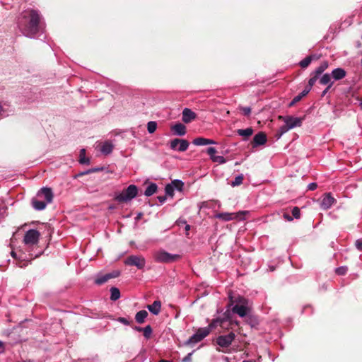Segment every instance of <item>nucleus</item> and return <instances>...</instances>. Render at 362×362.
<instances>
[{
    "label": "nucleus",
    "mask_w": 362,
    "mask_h": 362,
    "mask_svg": "<svg viewBox=\"0 0 362 362\" xmlns=\"http://www.w3.org/2000/svg\"><path fill=\"white\" fill-rule=\"evenodd\" d=\"M113 145L110 141H105L103 144L100 151L105 155L110 154L113 150Z\"/></svg>",
    "instance_id": "25"
},
{
    "label": "nucleus",
    "mask_w": 362,
    "mask_h": 362,
    "mask_svg": "<svg viewBox=\"0 0 362 362\" xmlns=\"http://www.w3.org/2000/svg\"><path fill=\"white\" fill-rule=\"evenodd\" d=\"M120 275V272L118 270H114L110 273L105 274L104 275L98 276L95 280V283L98 285H102L106 283L111 279L117 278Z\"/></svg>",
    "instance_id": "11"
},
{
    "label": "nucleus",
    "mask_w": 362,
    "mask_h": 362,
    "mask_svg": "<svg viewBox=\"0 0 362 362\" xmlns=\"http://www.w3.org/2000/svg\"><path fill=\"white\" fill-rule=\"evenodd\" d=\"M267 135L265 133L260 132L257 133L253 138L251 144L253 148L260 145H263L267 142Z\"/></svg>",
    "instance_id": "13"
},
{
    "label": "nucleus",
    "mask_w": 362,
    "mask_h": 362,
    "mask_svg": "<svg viewBox=\"0 0 362 362\" xmlns=\"http://www.w3.org/2000/svg\"><path fill=\"white\" fill-rule=\"evenodd\" d=\"M320 66L324 71H325L329 66V63L327 61H324L320 64Z\"/></svg>",
    "instance_id": "50"
},
{
    "label": "nucleus",
    "mask_w": 362,
    "mask_h": 362,
    "mask_svg": "<svg viewBox=\"0 0 362 362\" xmlns=\"http://www.w3.org/2000/svg\"><path fill=\"white\" fill-rule=\"evenodd\" d=\"M220 326L223 330H229L233 328V320H228V319H214L210 323V327L212 329Z\"/></svg>",
    "instance_id": "9"
},
{
    "label": "nucleus",
    "mask_w": 362,
    "mask_h": 362,
    "mask_svg": "<svg viewBox=\"0 0 362 362\" xmlns=\"http://www.w3.org/2000/svg\"><path fill=\"white\" fill-rule=\"evenodd\" d=\"M311 63L310 59L307 56L303 60L299 62V65L301 68L305 69L307 68Z\"/></svg>",
    "instance_id": "38"
},
{
    "label": "nucleus",
    "mask_w": 362,
    "mask_h": 362,
    "mask_svg": "<svg viewBox=\"0 0 362 362\" xmlns=\"http://www.w3.org/2000/svg\"><path fill=\"white\" fill-rule=\"evenodd\" d=\"M334 202V198L332 197L329 193L326 194L321 201V208L325 210L328 209L332 206Z\"/></svg>",
    "instance_id": "15"
},
{
    "label": "nucleus",
    "mask_w": 362,
    "mask_h": 362,
    "mask_svg": "<svg viewBox=\"0 0 362 362\" xmlns=\"http://www.w3.org/2000/svg\"><path fill=\"white\" fill-rule=\"evenodd\" d=\"M321 85H327L329 86L330 83L333 85L334 81H332V76L329 74H325L322 76L319 81Z\"/></svg>",
    "instance_id": "28"
},
{
    "label": "nucleus",
    "mask_w": 362,
    "mask_h": 362,
    "mask_svg": "<svg viewBox=\"0 0 362 362\" xmlns=\"http://www.w3.org/2000/svg\"><path fill=\"white\" fill-rule=\"evenodd\" d=\"M245 317V322L250 325L251 327H255L258 325V320L255 316L247 315Z\"/></svg>",
    "instance_id": "30"
},
{
    "label": "nucleus",
    "mask_w": 362,
    "mask_h": 362,
    "mask_svg": "<svg viewBox=\"0 0 362 362\" xmlns=\"http://www.w3.org/2000/svg\"><path fill=\"white\" fill-rule=\"evenodd\" d=\"M192 355V353L188 354V355L183 359L185 362L189 361L191 360V356Z\"/></svg>",
    "instance_id": "55"
},
{
    "label": "nucleus",
    "mask_w": 362,
    "mask_h": 362,
    "mask_svg": "<svg viewBox=\"0 0 362 362\" xmlns=\"http://www.w3.org/2000/svg\"><path fill=\"white\" fill-rule=\"evenodd\" d=\"M308 94V91H302L300 94L296 95L295 98V101H300L303 97H305Z\"/></svg>",
    "instance_id": "47"
},
{
    "label": "nucleus",
    "mask_w": 362,
    "mask_h": 362,
    "mask_svg": "<svg viewBox=\"0 0 362 362\" xmlns=\"http://www.w3.org/2000/svg\"><path fill=\"white\" fill-rule=\"evenodd\" d=\"M124 262L126 265L135 266L139 269H142L146 264L145 258L141 255H129Z\"/></svg>",
    "instance_id": "6"
},
{
    "label": "nucleus",
    "mask_w": 362,
    "mask_h": 362,
    "mask_svg": "<svg viewBox=\"0 0 362 362\" xmlns=\"http://www.w3.org/2000/svg\"><path fill=\"white\" fill-rule=\"evenodd\" d=\"M235 338V334L231 332L227 335H220L216 339V343L220 347L228 349Z\"/></svg>",
    "instance_id": "7"
},
{
    "label": "nucleus",
    "mask_w": 362,
    "mask_h": 362,
    "mask_svg": "<svg viewBox=\"0 0 362 362\" xmlns=\"http://www.w3.org/2000/svg\"><path fill=\"white\" fill-rule=\"evenodd\" d=\"M170 184L173 186L174 189H176L180 192L182 190L184 187V182L180 180H174L171 182Z\"/></svg>",
    "instance_id": "32"
},
{
    "label": "nucleus",
    "mask_w": 362,
    "mask_h": 362,
    "mask_svg": "<svg viewBox=\"0 0 362 362\" xmlns=\"http://www.w3.org/2000/svg\"><path fill=\"white\" fill-rule=\"evenodd\" d=\"M96 171H98L97 169H92V170H90L87 171L86 173H81V175H85V174H87V173H88L90 172H96Z\"/></svg>",
    "instance_id": "61"
},
{
    "label": "nucleus",
    "mask_w": 362,
    "mask_h": 362,
    "mask_svg": "<svg viewBox=\"0 0 362 362\" xmlns=\"http://www.w3.org/2000/svg\"><path fill=\"white\" fill-rule=\"evenodd\" d=\"M154 260L157 262L171 263L180 259V255H172L163 250H158L153 254Z\"/></svg>",
    "instance_id": "3"
},
{
    "label": "nucleus",
    "mask_w": 362,
    "mask_h": 362,
    "mask_svg": "<svg viewBox=\"0 0 362 362\" xmlns=\"http://www.w3.org/2000/svg\"><path fill=\"white\" fill-rule=\"evenodd\" d=\"M143 334L146 339H149L151 337L153 330L151 325H147L143 328Z\"/></svg>",
    "instance_id": "36"
},
{
    "label": "nucleus",
    "mask_w": 362,
    "mask_h": 362,
    "mask_svg": "<svg viewBox=\"0 0 362 362\" xmlns=\"http://www.w3.org/2000/svg\"><path fill=\"white\" fill-rule=\"evenodd\" d=\"M355 246L359 251H362V240H356L355 242Z\"/></svg>",
    "instance_id": "48"
},
{
    "label": "nucleus",
    "mask_w": 362,
    "mask_h": 362,
    "mask_svg": "<svg viewBox=\"0 0 362 362\" xmlns=\"http://www.w3.org/2000/svg\"><path fill=\"white\" fill-rule=\"evenodd\" d=\"M171 130L173 131L175 134L179 136H183L186 134V127L180 122L172 126Z\"/></svg>",
    "instance_id": "23"
},
{
    "label": "nucleus",
    "mask_w": 362,
    "mask_h": 362,
    "mask_svg": "<svg viewBox=\"0 0 362 362\" xmlns=\"http://www.w3.org/2000/svg\"><path fill=\"white\" fill-rule=\"evenodd\" d=\"M347 267H340L336 269L335 272L338 275H345L347 272Z\"/></svg>",
    "instance_id": "42"
},
{
    "label": "nucleus",
    "mask_w": 362,
    "mask_h": 362,
    "mask_svg": "<svg viewBox=\"0 0 362 362\" xmlns=\"http://www.w3.org/2000/svg\"><path fill=\"white\" fill-rule=\"evenodd\" d=\"M325 71L321 68L320 66L317 67L315 71L311 72L310 78L309 79V85L314 86L317 80L319 78V76L324 72Z\"/></svg>",
    "instance_id": "17"
},
{
    "label": "nucleus",
    "mask_w": 362,
    "mask_h": 362,
    "mask_svg": "<svg viewBox=\"0 0 362 362\" xmlns=\"http://www.w3.org/2000/svg\"><path fill=\"white\" fill-rule=\"evenodd\" d=\"M291 212H292L293 218H297V219L300 218V211L298 206L293 207Z\"/></svg>",
    "instance_id": "40"
},
{
    "label": "nucleus",
    "mask_w": 362,
    "mask_h": 362,
    "mask_svg": "<svg viewBox=\"0 0 362 362\" xmlns=\"http://www.w3.org/2000/svg\"><path fill=\"white\" fill-rule=\"evenodd\" d=\"M211 160L213 162H216L221 164L225 163L226 162L225 158L221 156H215L214 157H212Z\"/></svg>",
    "instance_id": "41"
},
{
    "label": "nucleus",
    "mask_w": 362,
    "mask_h": 362,
    "mask_svg": "<svg viewBox=\"0 0 362 362\" xmlns=\"http://www.w3.org/2000/svg\"><path fill=\"white\" fill-rule=\"evenodd\" d=\"M47 202H45L43 201L37 200L35 199H33L32 200V205L33 208L36 210L41 211L45 209L47 206Z\"/></svg>",
    "instance_id": "26"
},
{
    "label": "nucleus",
    "mask_w": 362,
    "mask_h": 362,
    "mask_svg": "<svg viewBox=\"0 0 362 362\" xmlns=\"http://www.w3.org/2000/svg\"><path fill=\"white\" fill-rule=\"evenodd\" d=\"M190 229V226L188 224H185V230L188 231Z\"/></svg>",
    "instance_id": "62"
},
{
    "label": "nucleus",
    "mask_w": 362,
    "mask_h": 362,
    "mask_svg": "<svg viewBox=\"0 0 362 362\" xmlns=\"http://www.w3.org/2000/svg\"><path fill=\"white\" fill-rule=\"evenodd\" d=\"M298 103V101H295V98L292 100V101L290 103L289 106L291 107L294 105L296 103Z\"/></svg>",
    "instance_id": "60"
},
{
    "label": "nucleus",
    "mask_w": 362,
    "mask_h": 362,
    "mask_svg": "<svg viewBox=\"0 0 362 362\" xmlns=\"http://www.w3.org/2000/svg\"><path fill=\"white\" fill-rule=\"evenodd\" d=\"M308 57L310 59L311 62L312 61L318 60L320 58V55H318V54H310V55H309Z\"/></svg>",
    "instance_id": "49"
},
{
    "label": "nucleus",
    "mask_w": 362,
    "mask_h": 362,
    "mask_svg": "<svg viewBox=\"0 0 362 362\" xmlns=\"http://www.w3.org/2000/svg\"><path fill=\"white\" fill-rule=\"evenodd\" d=\"M313 86H310L309 85V83H308L307 86L305 87V88L303 90V91H308V93L310 92V90H311V88L313 87Z\"/></svg>",
    "instance_id": "56"
},
{
    "label": "nucleus",
    "mask_w": 362,
    "mask_h": 362,
    "mask_svg": "<svg viewBox=\"0 0 362 362\" xmlns=\"http://www.w3.org/2000/svg\"><path fill=\"white\" fill-rule=\"evenodd\" d=\"M189 146V142L185 139H174L170 141V148L180 152L185 151Z\"/></svg>",
    "instance_id": "10"
},
{
    "label": "nucleus",
    "mask_w": 362,
    "mask_h": 362,
    "mask_svg": "<svg viewBox=\"0 0 362 362\" xmlns=\"http://www.w3.org/2000/svg\"><path fill=\"white\" fill-rule=\"evenodd\" d=\"M85 153H86V150L81 149L80 151V158H79V163L81 164H89L90 163V159L85 156Z\"/></svg>",
    "instance_id": "34"
},
{
    "label": "nucleus",
    "mask_w": 362,
    "mask_h": 362,
    "mask_svg": "<svg viewBox=\"0 0 362 362\" xmlns=\"http://www.w3.org/2000/svg\"><path fill=\"white\" fill-rule=\"evenodd\" d=\"M40 233L37 230L30 229L28 230L23 238V243L29 246H33L37 244Z\"/></svg>",
    "instance_id": "8"
},
{
    "label": "nucleus",
    "mask_w": 362,
    "mask_h": 362,
    "mask_svg": "<svg viewBox=\"0 0 362 362\" xmlns=\"http://www.w3.org/2000/svg\"><path fill=\"white\" fill-rule=\"evenodd\" d=\"M325 71L321 68L320 66L317 67L315 71L311 72L310 78L309 79V85L314 86L317 80L319 78V76L324 72Z\"/></svg>",
    "instance_id": "18"
},
{
    "label": "nucleus",
    "mask_w": 362,
    "mask_h": 362,
    "mask_svg": "<svg viewBox=\"0 0 362 362\" xmlns=\"http://www.w3.org/2000/svg\"><path fill=\"white\" fill-rule=\"evenodd\" d=\"M177 224H178V226H182L183 224L185 225L186 224V221H185L179 220V221H177Z\"/></svg>",
    "instance_id": "59"
},
{
    "label": "nucleus",
    "mask_w": 362,
    "mask_h": 362,
    "mask_svg": "<svg viewBox=\"0 0 362 362\" xmlns=\"http://www.w3.org/2000/svg\"><path fill=\"white\" fill-rule=\"evenodd\" d=\"M239 109L245 116H249L251 113V108L250 107H240Z\"/></svg>",
    "instance_id": "43"
},
{
    "label": "nucleus",
    "mask_w": 362,
    "mask_h": 362,
    "mask_svg": "<svg viewBox=\"0 0 362 362\" xmlns=\"http://www.w3.org/2000/svg\"><path fill=\"white\" fill-rule=\"evenodd\" d=\"M133 329L137 332H142L143 330V328L141 327H137V326H134V327H132Z\"/></svg>",
    "instance_id": "58"
},
{
    "label": "nucleus",
    "mask_w": 362,
    "mask_h": 362,
    "mask_svg": "<svg viewBox=\"0 0 362 362\" xmlns=\"http://www.w3.org/2000/svg\"><path fill=\"white\" fill-rule=\"evenodd\" d=\"M158 186L156 183H151L146 189L144 194L146 197H150L156 192Z\"/></svg>",
    "instance_id": "27"
},
{
    "label": "nucleus",
    "mask_w": 362,
    "mask_h": 362,
    "mask_svg": "<svg viewBox=\"0 0 362 362\" xmlns=\"http://www.w3.org/2000/svg\"><path fill=\"white\" fill-rule=\"evenodd\" d=\"M201 341L200 340H198V338L196 337L195 334H193L189 339L185 342V346H193L194 344H197L198 342Z\"/></svg>",
    "instance_id": "33"
},
{
    "label": "nucleus",
    "mask_w": 362,
    "mask_h": 362,
    "mask_svg": "<svg viewBox=\"0 0 362 362\" xmlns=\"http://www.w3.org/2000/svg\"><path fill=\"white\" fill-rule=\"evenodd\" d=\"M206 153L210 156L211 159H212V157L215 156V153H216V149L214 147H209L207 148Z\"/></svg>",
    "instance_id": "44"
},
{
    "label": "nucleus",
    "mask_w": 362,
    "mask_h": 362,
    "mask_svg": "<svg viewBox=\"0 0 362 362\" xmlns=\"http://www.w3.org/2000/svg\"><path fill=\"white\" fill-rule=\"evenodd\" d=\"M233 325H236L239 327V322L238 321H233Z\"/></svg>",
    "instance_id": "63"
},
{
    "label": "nucleus",
    "mask_w": 362,
    "mask_h": 362,
    "mask_svg": "<svg viewBox=\"0 0 362 362\" xmlns=\"http://www.w3.org/2000/svg\"><path fill=\"white\" fill-rule=\"evenodd\" d=\"M313 86H310L309 85V83H308L307 86L305 87V88L303 90V91H308V93L310 92V90H311V88L313 87Z\"/></svg>",
    "instance_id": "57"
},
{
    "label": "nucleus",
    "mask_w": 362,
    "mask_h": 362,
    "mask_svg": "<svg viewBox=\"0 0 362 362\" xmlns=\"http://www.w3.org/2000/svg\"><path fill=\"white\" fill-rule=\"evenodd\" d=\"M40 16L37 11L29 10L22 13V19L19 23V26L24 35L33 37L40 29Z\"/></svg>",
    "instance_id": "1"
},
{
    "label": "nucleus",
    "mask_w": 362,
    "mask_h": 362,
    "mask_svg": "<svg viewBox=\"0 0 362 362\" xmlns=\"http://www.w3.org/2000/svg\"><path fill=\"white\" fill-rule=\"evenodd\" d=\"M332 86V83H330L329 86L326 87V88L322 91V96H325L327 93L330 90L331 87Z\"/></svg>",
    "instance_id": "53"
},
{
    "label": "nucleus",
    "mask_w": 362,
    "mask_h": 362,
    "mask_svg": "<svg viewBox=\"0 0 362 362\" xmlns=\"http://www.w3.org/2000/svg\"><path fill=\"white\" fill-rule=\"evenodd\" d=\"M284 218L288 221H293V216H290L287 213H284V215H283Z\"/></svg>",
    "instance_id": "52"
},
{
    "label": "nucleus",
    "mask_w": 362,
    "mask_h": 362,
    "mask_svg": "<svg viewBox=\"0 0 362 362\" xmlns=\"http://www.w3.org/2000/svg\"><path fill=\"white\" fill-rule=\"evenodd\" d=\"M110 299L113 301H115L118 300L120 298V291L116 287H112L110 288Z\"/></svg>",
    "instance_id": "31"
},
{
    "label": "nucleus",
    "mask_w": 362,
    "mask_h": 362,
    "mask_svg": "<svg viewBox=\"0 0 362 362\" xmlns=\"http://www.w3.org/2000/svg\"><path fill=\"white\" fill-rule=\"evenodd\" d=\"M192 144L195 146H204L209 144H215L216 142L212 139L204 137H197L192 141Z\"/></svg>",
    "instance_id": "21"
},
{
    "label": "nucleus",
    "mask_w": 362,
    "mask_h": 362,
    "mask_svg": "<svg viewBox=\"0 0 362 362\" xmlns=\"http://www.w3.org/2000/svg\"><path fill=\"white\" fill-rule=\"evenodd\" d=\"M37 197H44L47 203H51L53 200L54 194L49 187H42L37 192Z\"/></svg>",
    "instance_id": "12"
},
{
    "label": "nucleus",
    "mask_w": 362,
    "mask_h": 362,
    "mask_svg": "<svg viewBox=\"0 0 362 362\" xmlns=\"http://www.w3.org/2000/svg\"><path fill=\"white\" fill-rule=\"evenodd\" d=\"M165 194L170 196V197H173L174 195V188H173V186L171 185V184H168L165 187Z\"/></svg>",
    "instance_id": "39"
},
{
    "label": "nucleus",
    "mask_w": 362,
    "mask_h": 362,
    "mask_svg": "<svg viewBox=\"0 0 362 362\" xmlns=\"http://www.w3.org/2000/svg\"><path fill=\"white\" fill-rule=\"evenodd\" d=\"M158 362H171V361H168V360H165V359H161Z\"/></svg>",
    "instance_id": "64"
},
{
    "label": "nucleus",
    "mask_w": 362,
    "mask_h": 362,
    "mask_svg": "<svg viewBox=\"0 0 362 362\" xmlns=\"http://www.w3.org/2000/svg\"><path fill=\"white\" fill-rule=\"evenodd\" d=\"M244 175L243 174L235 177V180L230 183L232 187L239 186L243 183Z\"/></svg>",
    "instance_id": "35"
},
{
    "label": "nucleus",
    "mask_w": 362,
    "mask_h": 362,
    "mask_svg": "<svg viewBox=\"0 0 362 362\" xmlns=\"http://www.w3.org/2000/svg\"><path fill=\"white\" fill-rule=\"evenodd\" d=\"M157 128V123L153 121L148 122L147 124V129L150 134L155 132Z\"/></svg>",
    "instance_id": "37"
},
{
    "label": "nucleus",
    "mask_w": 362,
    "mask_h": 362,
    "mask_svg": "<svg viewBox=\"0 0 362 362\" xmlns=\"http://www.w3.org/2000/svg\"><path fill=\"white\" fill-rule=\"evenodd\" d=\"M148 315V313L146 310H142L136 313L135 315V320L139 324H142L145 322V319Z\"/></svg>",
    "instance_id": "24"
},
{
    "label": "nucleus",
    "mask_w": 362,
    "mask_h": 362,
    "mask_svg": "<svg viewBox=\"0 0 362 362\" xmlns=\"http://www.w3.org/2000/svg\"><path fill=\"white\" fill-rule=\"evenodd\" d=\"M217 319H228V320H233L231 319V313H230V312L229 310L226 311L223 313V317H218Z\"/></svg>",
    "instance_id": "46"
},
{
    "label": "nucleus",
    "mask_w": 362,
    "mask_h": 362,
    "mask_svg": "<svg viewBox=\"0 0 362 362\" xmlns=\"http://www.w3.org/2000/svg\"><path fill=\"white\" fill-rule=\"evenodd\" d=\"M138 188L134 185H130L124 189L120 194L116 196L115 199L119 202H127L136 197Z\"/></svg>",
    "instance_id": "4"
},
{
    "label": "nucleus",
    "mask_w": 362,
    "mask_h": 362,
    "mask_svg": "<svg viewBox=\"0 0 362 362\" xmlns=\"http://www.w3.org/2000/svg\"><path fill=\"white\" fill-rule=\"evenodd\" d=\"M148 310L155 315H158L161 310V302L155 300L152 304L147 305Z\"/></svg>",
    "instance_id": "20"
},
{
    "label": "nucleus",
    "mask_w": 362,
    "mask_h": 362,
    "mask_svg": "<svg viewBox=\"0 0 362 362\" xmlns=\"http://www.w3.org/2000/svg\"><path fill=\"white\" fill-rule=\"evenodd\" d=\"M317 185L315 182H312L308 185V188L309 190H314L317 188Z\"/></svg>",
    "instance_id": "51"
},
{
    "label": "nucleus",
    "mask_w": 362,
    "mask_h": 362,
    "mask_svg": "<svg viewBox=\"0 0 362 362\" xmlns=\"http://www.w3.org/2000/svg\"><path fill=\"white\" fill-rule=\"evenodd\" d=\"M197 118V114L191 109L185 108L182 111V120L184 123L188 124Z\"/></svg>",
    "instance_id": "14"
},
{
    "label": "nucleus",
    "mask_w": 362,
    "mask_h": 362,
    "mask_svg": "<svg viewBox=\"0 0 362 362\" xmlns=\"http://www.w3.org/2000/svg\"><path fill=\"white\" fill-rule=\"evenodd\" d=\"M212 329V327H210V324L206 327H202L197 329L196 333L194 334L196 337L198 338V340L202 341L203 339H204L206 337H207L211 331Z\"/></svg>",
    "instance_id": "19"
},
{
    "label": "nucleus",
    "mask_w": 362,
    "mask_h": 362,
    "mask_svg": "<svg viewBox=\"0 0 362 362\" xmlns=\"http://www.w3.org/2000/svg\"><path fill=\"white\" fill-rule=\"evenodd\" d=\"M305 117H295L290 115H279L278 119L284 122V124L280 127L279 129L276 131L275 136L277 139H280L281 136L287 132L289 129L295 127H300L303 124Z\"/></svg>",
    "instance_id": "2"
},
{
    "label": "nucleus",
    "mask_w": 362,
    "mask_h": 362,
    "mask_svg": "<svg viewBox=\"0 0 362 362\" xmlns=\"http://www.w3.org/2000/svg\"><path fill=\"white\" fill-rule=\"evenodd\" d=\"M237 133L239 136L245 137V139H247L253 134V129L251 127L247 128L245 129H238Z\"/></svg>",
    "instance_id": "29"
},
{
    "label": "nucleus",
    "mask_w": 362,
    "mask_h": 362,
    "mask_svg": "<svg viewBox=\"0 0 362 362\" xmlns=\"http://www.w3.org/2000/svg\"><path fill=\"white\" fill-rule=\"evenodd\" d=\"M235 302L237 303L232 308V312L238 314L241 317H246L250 311L247 306V300L239 296Z\"/></svg>",
    "instance_id": "5"
},
{
    "label": "nucleus",
    "mask_w": 362,
    "mask_h": 362,
    "mask_svg": "<svg viewBox=\"0 0 362 362\" xmlns=\"http://www.w3.org/2000/svg\"><path fill=\"white\" fill-rule=\"evenodd\" d=\"M346 75V71L342 68H337L332 71L331 76L338 81L344 78Z\"/></svg>",
    "instance_id": "22"
},
{
    "label": "nucleus",
    "mask_w": 362,
    "mask_h": 362,
    "mask_svg": "<svg viewBox=\"0 0 362 362\" xmlns=\"http://www.w3.org/2000/svg\"><path fill=\"white\" fill-rule=\"evenodd\" d=\"M245 211H240L238 214L235 213H219L216 215L218 218L222 219L223 221H228L238 217V215H243Z\"/></svg>",
    "instance_id": "16"
},
{
    "label": "nucleus",
    "mask_w": 362,
    "mask_h": 362,
    "mask_svg": "<svg viewBox=\"0 0 362 362\" xmlns=\"http://www.w3.org/2000/svg\"><path fill=\"white\" fill-rule=\"evenodd\" d=\"M117 320L124 325H132V321H129L127 318L122 317H119Z\"/></svg>",
    "instance_id": "45"
},
{
    "label": "nucleus",
    "mask_w": 362,
    "mask_h": 362,
    "mask_svg": "<svg viewBox=\"0 0 362 362\" xmlns=\"http://www.w3.org/2000/svg\"><path fill=\"white\" fill-rule=\"evenodd\" d=\"M157 198L161 204H163L166 200L165 196H158Z\"/></svg>",
    "instance_id": "54"
}]
</instances>
